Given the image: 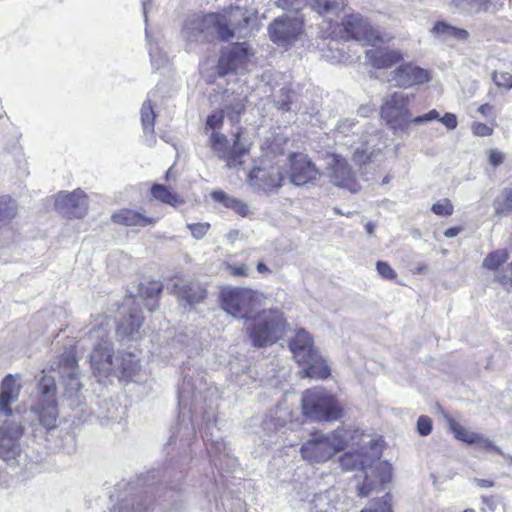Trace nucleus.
<instances>
[{
  "mask_svg": "<svg viewBox=\"0 0 512 512\" xmlns=\"http://www.w3.org/2000/svg\"><path fill=\"white\" fill-rule=\"evenodd\" d=\"M256 19V13L245 7L229 6L218 12L204 14L192 22L191 30L195 34L216 33L221 41H229L236 35L243 36Z\"/></svg>",
  "mask_w": 512,
  "mask_h": 512,
  "instance_id": "nucleus-1",
  "label": "nucleus"
},
{
  "mask_svg": "<svg viewBox=\"0 0 512 512\" xmlns=\"http://www.w3.org/2000/svg\"><path fill=\"white\" fill-rule=\"evenodd\" d=\"M224 119L223 109L214 110L207 116L204 132L209 133V146L219 159L225 161L227 167L241 166L244 163L243 158L249 154L251 146L243 141L244 129L242 127L232 134V143H230L228 137L220 132L224 125Z\"/></svg>",
  "mask_w": 512,
  "mask_h": 512,
  "instance_id": "nucleus-2",
  "label": "nucleus"
},
{
  "mask_svg": "<svg viewBox=\"0 0 512 512\" xmlns=\"http://www.w3.org/2000/svg\"><path fill=\"white\" fill-rule=\"evenodd\" d=\"M289 328L284 313L278 308L262 309L253 314L246 325V333L256 348H264L282 339Z\"/></svg>",
  "mask_w": 512,
  "mask_h": 512,
  "instance_id": "nucleus-3",
  "label": "nucleus"
},
{
  "mask_svg": "<svg viewBox=\"0 0 512 512\" xmlns=\"http://www.w3.org/2000/svg\"><path fill=\"white\" fill-rule=\"evenodd\" d=\"M301 410L302 415L313 422H333L345 414L336 395L322 386H314L302 392Z\"/></svg>",
  "mask_w": 512,
  "mask_h": 512,
  "instance_id": "nucleus-4",
  "label": "nucleus"
},
{
  "mask_svg": "<svg viewBox=\"0 0 512 512\" xmlns=\"http://www.w3.org/2000/svg\"><path fill=\"white\" fill-rule=\"evenodd\" d=\"M348 434L349 431L343 427L337 428L330 435L315 432L312 434L313 437L302 445L301 455L311 463L325 462L346 448Z\"/></svg>",
  "mask_w": 512,
  "mask_h": 512,
  "instance_id": "nucleus-5",
  "label": "nucleus"
},
{
  "mask_svg": "<svg viewBox=\"0 0 512 512\" xmlns=\"http://www.w3.org/2000/svg\"><path fill=\"white\" fill-rule=\"evenodd\" d=\"M263 299L262 293L247 287H225L219 293L221 308L234 318L246 322Z\"/></svg>",
  "mask_w": 512,
  "mask_h": 512,
  "instance_id": "nucleus-6",
  "label": "nucleus"
},
{
  "mask_svg": "<svg viewBox=\"0 0 512 512\" xmlns=\"http://www.w3.org/2000/svg\"><path fill=\"white\" fill-rule=\"evenodd\" d=\"M329 30V35L332 38L365 41L369 45H376L385 41L381 32L360 14L346 15L340 24L330 23Z\"/></svg>",
  "mask_w": 512,
  "mask_h": 512,
  "instance_id": "nucleus-7",
  "label": "nucleus"
},
{
  "mask_svg": "<svg viewBox=\"0 0 512 512\" xmlns=\"http://www.w3.org/2000/svg\"><path fill=\"white\" fill-rule=\"evenodd\" d=\"M255 57V51L250 43L233 42L221 49L216 65L217 75L225 77L247 71Z\"/></svg>",
  "mask_w": 512,
  "mask_h": 512,
  "instance_id": "nucleus-8",
  "label": "nucleus"
},
{
  "mask_svg": "<svg viewBox=\"0 0 512 512\" xmlns=\"http://www.w3.org/2000/svg\"><path fill=\"white\" fill-rule=\"evenodd\" d=\"M409 103V95L394 92L382 104L380 116L394 131H407L412 123Z\"/></svg>",
  "mask_w": 512,
  "mask_h": 512,
  "instance_id": "nucleus-9",
  "label": "nucleus"
},
{
  "mask_svg": "<svg viewBox=\"0 0 512 512\" xmlns=\"http://www.w3.org/2000/svg\"><path fill=\"white\" fill-rule=\"evenodd\" d=\"M268 32L273 43L288 47L303 34L304 21L299 18L279 17L270 23Z\"/></svg>",
  "mask_w": 512,
  "mask_h": 512,
  "instance_id": "nucleus-10",
  "label": "nucleus"
},
{
  "mask_svg": "<svg viewBox=\"0 0 512 512\" xmlns=\"http://www.w3.org/2000/svg\"><path fill=\"white\" fill-rule=\"evenodd\" d=\"M328 157L330 162L328 163L327 170L331 182L336 187L346 189L351 193L359 192L361 186L348 161L336 153H330Z\"/></svg>",
  "mask_w": 512,
  "mask_h": 512,
  "instance_id": "nucleus-11",
  "label": "nucleus"
},
{
  "mask_svg": "<svg viewBox=\"0 0 512 512\" xmlns=\"http://www.w3.org/2000/svg\"><path fill=\"white\" fill-rule=\"evenodd\" d=\"M431 72L413 62H401L392 72V81L400 88H411L430 82Z\"/></svg>",
  "mask_w": 512,
  "mask_h": 512,
  "instance_id": "nucleus-12",
  "label": "nucleus"
},
{
  "mask_svg": "<svg viewBox=\"0 0 512 512\" xmlns=\"http://www.w3.org/2000/svg\"><path fill=\"white\" fill-rule=\"evenodd\" d=\"M319 176V169L306 154L295 152L289 156V178L292 183L305 185Z\"/></svg>",
  "mask_w": 512,
  "mask_h": 512,
  "instance_id": "nucleus-13",
  "label": "nucleus"
},
{
  "mask_svg": "<svg viewBox=\"0 0 512 512\" xmlns=\"http://www.w3.org/2000/svg\"><path fill=\"white\" fill-rule=\"evenodd\" d=\"M24 427L14 421L5 420L0 425V457L4 460L15 459L20 454V439Z\"/></svg>",
  "mask_w": 512,
  "mask_h": 512,
  "instance_id": "nucleus-14",
  "label": "nucleus"
},
{
  "mask_svg": "<svg viewBox=\"0 0 512 512\" xmlns=\"http://www.w3.org/2000/svg\"><path fill=\"white\" fill-rule=\"evenodd\" d=\"M56 209L66 219H80L87 214V195L77 189L71 193H60L55 200Z\"/></svg>",
  "mask_w": 512,
  "mask_h": 512,
  "instance_id": "nucleus-15",
  "label": "nucleus"
},
{
  "mask_svg": "<svg viewBox=\"0 0 512 512\" xmlns=\"http://www.w3.org/2000/svg\"><path fill=\"white\" fill-rule=\"evenodd\" d=\"M248 176L252 185L265 192L279 188L284 180L282 169L277 165L254 167Z\"/></svg>",
  "mask_w": 512,
  "mask_h": 512,
  "instance_id": "nucleus-16",
  "label": "nucleus"
},
{
  "mask_svg": "<svg viewBox=\"0 0 512 512\" xmlns=\"http://www.w3.org/2000/svg\"><path fill=\"white\" fill-rule=\"evenodd\" d=\"M121 308L123 311L116 321V334L122 338L133 339L144 323V316L139 307L125 309L122 305Z\"/></svg>",
  "mask_w": 512,
  "mask_h": 512,
  "instance_id": "nucleus-17",
  "label": "nucleus"
},
{
  "mask_svg": "<svg viewBox=\"0 0 512 512\" xmlns=\"http://www.w3.org/2000/svg\"><path fill=\"white\" fill-rule=\"evenodd\" d=\"M90 365L93 373L98 378H107L113 375L115 357L109 347L97 345L90 355Z\"/></svg>",
  "mask_w": 512,
  "mask_h": 512,
  "instance_id": "nucleus-18",
  "label": "nucleus"
},
{
  "mask_svg": "<svg viewBox=\"0 0 512 512\" xmlns=\"http://www.w3.org/2000/svg\"><path fill=\"white\" fill-rule=\"evenodd\" d=\"M141 369L138 357L127 351H120L115 356V366L113 374L117 376L121 382H131Z\"/></svg>",
  "mask_w": 512,
  "mask_h": 512,
  "instance_id": "nucleus-19",
  "label": "nucleus"
},
{
  "mask_svg": "<svg viewBox=\"0 0 512 512\" xmlns=\"http://www.w3.org/2000/svg\"><path fill=\"white\" fill-rule=\"evenodd\" d=\"M159 218L145 215L131 208H121L111 215L114 224L125 227H148L154 226Z\"/></svg>",
  "mask_w": 512,
  "mask_h": 512,
  "instance_id": "nucleus-20",
  "label": "nucleus"
},
{
  "mask_svg": "<svg viewBox=\"0 0 512 512\" xmlns=\"http://www.w3.org/2000/svg\"><path fill=\"white\" fill-rule=\"evenodd\" d=\"M368 63L375 69H390L403 61L400 50L381 47L369 49L365 53Z\"/></svg>",
  "mask_w": 512,
  "mask_h": 512,
  "instance_id": "nucleus-21",
  "label": "nucleus"
},
{
  "mask_svg": "<svg viewBox=\"0 0 512 512\" xmlns=\"http://www.w3.org/2000/svg\"><path fill=\"white\" fill-rule=\"evenodd\" d=\"M172 292L190 305L198 304L207 297L206 288L198 281H179L174 283Z\"/></svg>",
  "mask_w": 512,
  "mask_h": 512,
  "instance_id": "nucleus-22",
  "label": "nucleus"
},
{
  "mask_svg": "<svg viewBox=\"0 0 512 512\" xmlns=\"http://www.w3.org/2000/svg\"><path fill=\"white\" fill-rule=\"evenodd\" d=\"M289 348L296 362H305L307 357L318 351L313 337L305 329H299L289 342Z\"/></svg>",
  "mask_w": 512,
  "mask_h": 512,
  "instance_id": "nucleus-23",
  "label": "nucleus"
},
{
  "mask_svg": "<svg viewBox=\"0 0 512 512\" xmlns=\"http://www.w3.org/2000/svg\"><path fill=\"white\" fill-rule=\"evenodd\" d=\"M21 385L12 374L6 375L0 384V411L7 417L12 415L11 405L19 398Z\"/></svg>",
  "mask_w": 512,
  "mask_h": 512,
  "instance_id": "nucleus-24",
  "label": "nucleus"
},
{
  "mask_svg": "<svg viewBox=\"0 0 512 512\" xmlns=\"http://www.w3.org/2000/svg\"><path fill=\"white\" fill-rule=\"evenodd\" d=\"M303 368L305 377L325 380L330 377L331 369L327 361L319 355V352L311 354L305 362H297Z\"/></svg>",
  "mask_w": 512,
  "mask_h": 512,
  "instance_id": "nucleus-25",
  "label": "nucleus"
},
{
  "mask_svg": "<svg viewBox=\"0 0 512 512\" xmlns=\"http://www.w3.org/2000/svg\"><path fill=\"white\" fill-rule=\"evenodd\" d=\"M150 199L171 207H179L185 203L182 195L164 184L153 183L150 187Z\"/></svg>",
  "mask_w": 512,
  "mask_h": 512,
  "instance_id": "nucleus-26",
  "label": "nucleus"
},
{
  "mask_svg": "<svg viewBox=\"0 0 512 512\" xmlns=\"http://www.w3.org/2000/svg\"><path fill=\"white\" fill-rule=\"evenodd\" d=\"M40 424L46 430H52L57 427L58 406L56 399L40 400L35 408Z\"/></svg>",
  "mask_w": 512,
  "mask_h": 512,
  "instance_id": "nucleus-27",
  "label": "nucleus"
},
{
  "mask_svg": "<svg viewBox=\"0 0 512 512\" xmlns=\"http://www.w3.org/2000/svg\"><path fill=\"white\" fill-rule=\"evenodd\" d=\"M211 197L214 201L221 203L225 208L233 210L241 217H246L250 212L245 202L227 195L222 190L213 191Z\"/></svg>",
  "mask_w": 512,
  "mask_h": 512,
  "instance_id": "nucleus-28",
  "label": "nucleus"
},
{
  "mask_svg": "<svg viewBox=\"0 0 512 512\" xmlns=\"http://www.w3.org/2000/svg\"><path fill=\"white\" fill-rule=\"evenodd\" d=\"M447 422L450 431L453 433L456 439L468 444H474L475 442L479 441V434L468 431L454 418H448Z\"/></svg>",
  "mask_w": 512,
  "mask_h": 512,
  "instance_id": "nucleus-29",
  "label": "nucleus"
},
{
  "mask_svg": "<svg viewBox=\"0 0 512 512\" xmlns=\"http://www.w3.org/2000/svg\"><path fill=\"white\" fill-rule=\"evenodd\" d=\"M493 206L495 214L499 217L508 216L512 214V189H504L500 195H498Z\"/></svg>",
  "mask_w": 512,
  "mask_h": 512,
  "instance_id": "nucleus-30",
  "label": "nucleus"
},
{
  "mask_svg": "<svg viewBox=\"0 0 512 512\" xmlns=\"http://www.w3.org/2000/svg\"><path fill=\"white\" fill-rule=\"evenodd\" d=\"M17 214V204L9 196L0 197V227L9 223Z\"/></svg>",
  "mask_w": 512,
  "mask_h": 512,
  "instance_id": "nucleus-31",
  "label": "nucleus"
},
{
  "mask_svg": "<svg viewBox=\"0 0 512 512\" xmlns=\"http://www.w3.org/2000/svg\"><path fill=\"white\" fill-rule=\"evenodd\" d=\"M365 457V454L359 451L348 452L341 457V465L346 470L359 469L363 471L366 467Z\"/></svg>",
  "mask_w": 512,
  "mask_h": 512,
  "instance_id": "nucleus-32",
  "label": "nucleus"
},
{
  "mask_svg": "<svg viewBox=\"0 0 512 512\" xmlns=\"http://www.w3.org/2000/svg\"><path fill=\"white\" fill-rule=\"evenodd\" d=\"M433 32L438 35H448L460 40L468 38V32L465 29L453 27L443 21H438L434 27Z\"/></svg>",
  "mask_w": 512,
  "mask_h": 512,
  "instance_id": "nucleus-33",
  "label": "nucleus"
},
{
  "mask_svg": "<svg viewBox=\"0 0 512 512\" xmlns=\"http://www.w3.org/2000/svg\"><path fill=\"white\" fill-rule=\"evenodd\" d=\"M156 114L154 112V108L152 102L147 100L143 103L141 107V123L143 129L149 132L154 131Z\"/></svg>",
  "mask_w": 512,
  "mask_h": 512,
  "instance_id": "nucleus-34",
  "label": "nucleus"
},
{
  "mask_svg": "<svg viewBox=\"0 0 512 512\" xmlns=\"http://www.w3.org/2000/svg\"><path fill=\"white\" fill-rule=\"evenodd\" d=\"M224 115L226 114L228 119L232 122H238L240 116L245 113L246 103L245 99L237 98L233 102L225 106Z\"/></svg>",
  "mask_w": 512,
  "mask_h": 512,
  "instance_id": "nucleus-35",
  "label": "nucleus"
},
{
  "mask_svg": "<svg viewBox=\"0 0 512 512\" xmlns=\"http://www.w3.org/2000/svg\"><path fill=\"white\" fill-rule=\"evenodd\" d=\"M163 285L161 282L152 280L139 287V295L144 299H158L162 293Z\"/></svg>",
  "mask_w": 512,
  "mask_h": 512,
  "instance_id": "nucleus-36",
  "label": "nucleus"
},
{
  "mask_svg": "<svg viewBox=\"0 0 512 512\" xmlns=\"http://www.w3.org/2000/svg\"><path fill=\"white\" fill-rule=\"evenodd\" d=\"M40 400L56 399V383L53 377L44 375L39 381Z\"/></svg>",
  "mask_w": 512,
  "mask_h": 512,
  "instance_id": "nucleus-37",
  "label": "nucleus"
},
{
  "mask_svg": "<svg viewBox=\"0 0 512 512\" xmlns=\"http://www.w3.org/2000/svg\"><path fill=\"white\" fill-rule=\"evenodd\" d=\"M490 124L475 121L471 124V131L474 136L477 137H488L494 133V128L497 126L496 117L490 119Z\"/></svg>",
  "mask_w": 512,
  "mask_h": 512,
  "instance_id": "nucleus-38",
  "label": "nucleus"
},
{
  "mask_svg": "<svg viewBox=\"0 0 512 512\" xmlns=\"http://www.w3.org/2000/svg\"><path fill=\"white\" fill-rule=\"evenodd\" d=\"M310 7L319 15H326L338 10L339 4L334 0H310Z\"/></svg>",
  "mask_w": 512,
  "mask_h": 512,
  "instance_id": "nucleus-39",
  "label": "nucleus"
},
{
  "mask_svg": "<svg viewBox=\"0 0 512 512\" xmlns=\"http://www.w3.org/2000/svg\"><path fill=\"white\" fill-rule=\"evenodd\" d=\"M507 260V254L504 251L490 252L483 260V266L489 270H497Z\"/></svg>",
  "mask_w": 512,
  "mask_h": 512,
  "instance_id": "nucleus-40",
  "label": "nucleus"
},
{
  "mask_svg": "<svg viewBox=\"0 0 512 512\" xmlns=\"http://www.w3.org/2000/svg\"><path fill=\"white\" fill-rule=\"evenodd\" d=\"M431 211L439 217H449L454 213V205L448 198H443L434 203Z\"/></svg>",
  "mask_w": 512,
  "mask_h": 512,
  "instance_id": "nucleus-41",
  "label": "nucleus"
},
{
  "mask_svg": "<svg viewBox=\"0 0 512 512\" xmlns=\"http://www.w3.org/2000/svg\"><path fill=\"white\" fill-rule=\"evenodd\" d=\"M391 501L392 496L387 493L384 497L375 500L371 508L362 509L360 512H393Z\"/></svg>",
  "mask_w": 512,
  "mask_h": 512,
  "instance_id": "nucleus-42",
  "label": "nucleus"
},
{
  "mask_svg": "<svg viewBox=\"0 0 512 512\" xmlns=\"http://www.w3.org/2000/svg\"><path fill=\"white\" fill-rule=\"evenodd\" d=\"M492 79L498 87L505 88L507 90L512 88V74L509 72L494 71L492 73Z\"/></svg>",
  "mask_w": 512,
  "mask_h": 512,
  "instance_id": "nucleus-43",
  "label": "nucleus"
},
{
  "mask_svg": "<svg viewBox=\"0 0 512 512\" xmlns=\"http://www.w3.org/2000/svg\"><path fill=\"white\" fill-rule=\"evenodd\" d=\"M187 228L195 239L200 240L208 233L211 225L208 222L190 223Z\"/></svg>",
  "mask_w": 512,
  "mask_h": 512,
  "instance_id": "nucleus-44",
  "label": "nucleus"
},
{
  "mask_svg": "<svg viewBox=\"0 0 512 512\" xmlns=\"http://www.w3.org/2000/svg\"><path fill=\"white\" fill-rule=\"evenodd\" d=\"M225 270L232 277H247L249 275V267L244 263H227L225 265Z\"/></svg>",
  "mask_w": 512,
  "mask_h": 512,
  "instance_id": "nucleus-45",
  "label": "nucleus"
},
{
  "mask_svg": "<svg viewBox=\"0 0 512 512\" xmlns=\"http://www.w3.org/2000/svg\"><path fill=\"white\" fill-rule=\"evenodd\" d=\"M59 366L70 370L76 369L78 366L76 353L74 351L63 353L59 359Z\"/></svg>",
  "mask_w": 512,
  "mask_h": 512,
  "instance_id": "nucleus-46",
  "label": "nucleus"
},
{
  "mask_svg": "<svg viewBox=\"0 0 512 512\" xmlns=\"http://www.w3.org/2000/svg\"><path fill=\"white\" fill-rule=\"evenodd\" d=\"M376 269L383 279L394 280L397 277L395 270L385 261H378L376 263Z\"/></svg>",
  "mask_w": 512,
  "mask_h": 512,
  "instance_id": "nucleus-47",
  "label": "nucleus"
},
{
  "mask_svg": "<svg viewBox=\"0 0 512 512\" xmlns=\"http://www.w3.org/2000/svg\"><path fill=\"white\" fill-rule=\"evenodd\" d=\"M433 429L432 420L429 416L421 415L417 420V431L421 436H428Z\"/></svg>",
  "mask_w": 512,
  "mask_h": 512,
  "instance_id": "nucleus-48",
  "label": "nucleus"
},
{
  "mask_svg": "<svg viewBox=\"0 0 512 512\" xmlns=\"http://www.w3.org/2000/svg\"><path fill=\"white\" fill-rule=\"evenodd\" d=\"M440 114L437 110L435 109H432L430 110L429 112H427L426 114L424 115H420V116H416L414 118H412V123L413 124H422V123H425V122H430V121H433V120H439L440 121Z\"/></svg>",
  "mask_w": 512,
  "mask_h": 512,
  "instance_id": "nucleus-49",
  "label": "nucleus"
},
{
  "mask_svg": "<svg viewBox=\"0 0 512 512\" xmlns=\"http://www.w3.org/2000/svg\"><path fill=\"white\" fill-rule=\"evenodd\" d=\"M481 501H482V504H483V507L481 508V510L483 512H486V511L493 512V511H495V509L497 507V499H496L495 496H493V495L482 496L481 497Z\"/></svg>",
  "mask_w": 512,
  "mask_h": 512,
  "instance_id": "nucleus-50",
  "label": "nucleus"
},
{
  "mask_svg": "<svg viewBox=\"0 0 512 512\" xmlns=\"http://www.w3.org/2000/svg\"><path fill=\"white\" fill-rule=\"evenodd\" d=\"M440 122L446 126L449 130H453L457 127L458 121L457 117L453 113H445L441 118Z\"/></svg>",
  "mask_w": 512,
  "mask_h": 512,
  "instance_id": "nucleus-51",
  "label": "nucleus"
},
{
  "mask_svg": "<svg viewBox=\"0 0 512 512\" xmlns=\"http://www.w3.org/2000/svg\"><path fill=\"white\" fill-rule=\"evenodd\" d=\"M474 444H479L484 450L493 451L500 455L503 454L499 447L495 446L489 439L484 438L482 435H480L479 441Z\"/></svg>",
  "mask_w": 512,
  "mask_h": 512,
  "instance_id": "nucleus-52",
  "label": "nucleus"
},
{
  "mask_svg": "<svg viewBox=\"0 0 512 512\" xmlns=\"http://www.w3.org/2000/svg\"><path fill=\"white\" fill-rule=\"evenodd\" d=\"M488 158L489 163L494 167L499 166L504 161V155L501 152L494 149H491L489 151Z\"/></svg>",
  "mask_w": 512,
  "mask_h": 512,
  "instance_id": "nucleus-53",
  "label": "nucleus"
},
{
  "mask_svg": "<svg viewBox=\"0 0 512 512\" xmlns=\"http://www.w3.org/2000/svg\"><path fill=\"white\" fill-rule=\"evenodd\" d=\"M478 113L485 118L495 117L494 106L489 103L480 105L477 109Z\"/></svg>",
  "mask_w": 512,
  "mask_h": 512,
  "instance_id": "nucleus-54",
  "label": "nucleus"
},
{
  "mask_svg": "<svg viewBox=\"0 0 512 512\" xmlns=\"http://www.w3.org/2000/svg\"><path fill=\"white\" fill-rule=\"evenodd\" d=\"M373 490V483L365 479V481L358 487V495L360 497L368 496Z\"/></svg>",
  "mask_w": 512,
  "mask_h": 512,
  "instance_id": "nucleus-55",
  "label": "nucleus"
},
{
  "mask_svg": "<svg viewBox=\"0 0 512 512\" xmlns=\"http://www.w3.org/2000/svg\"><path fill=\"white\" fill-rule=\"evenodd\" d=\"M462 229L463 228L460 226L450 227L444 231V236L446 238H453L457 236L462 231Z\"/></svg>",
  "mask_w": 512,
  "mask_h": 512,
  "instance_id": "nucleus-56",
  "label": "nucleus"
},
{
  "mask_svg": "<svg viewBox=\"0 0 512 512\" xmlns=\"http://www.w3.org/2000/svg\"><path fill=\"white\" fill-rule=\"evenodd\" d=\"M475 483L480 488H491L495 485L493 480L490 479H475Z\"/></svg>",
  "mask_w": 512,
  "mask_h": 512,
  "instance_id": "nucleus-57",
  "label": "nucleus"
},
{
  "mask_svg": "<svg viewBox=\"0 0 512 512\" xmlns=\"http://www.w3.org/2000/svg\"><path fill=\"white\" fill-rule=\"evenodd\" d=\"M256 269L261 275H269L272 273L271 269L262 261H259L256 265Z\"/></svg>",
  "mask_w": 512,
  "mask_h": 512,
  "instance_id": "nucleus-58",
  "label": "nucleus"
},
{
  "mask_svg": "<svg viewBox=\"0 0 512 512\" xmlns=\"http://www.w3.org/2000/svg\"><path fill=\"white\" fill-rule=\"evenodd\" d=\"M366 230H367V232H368L369 234H372V233H373V231H374V226H373L371 223H368V224L366 225Z\"/></svg>",
  "mask_w": 512,
  "mask_h": 512,
  "instance_id": "nucleus-59",
  "label": "nucleus"
},
{
  "mask_svg": "<svg viewBox=\"0 0 512 512\" xmlns=\"http://www.w3.org/2000/svg\"><path fill=\"white\" fill-rule=\"evenodd\" d=\"M463 512H475V511H474V509H472V508H467V509H465Z\"/></svg>",
  "mask_w": 512,
  "mask_h": 512,
  "instance_id": "nucleus-60",
  "label": "nucleus"
},
{
  "mask_svg": "<svg viewBox=\"0 0 512 512\" xmlns=\"http://www.w3.org/2000/svg\"><path fill=\"white\" fill-rule=\"evenodd\" d=\"M169 172H170V170H168V171L166 172L165 180H169Z\"/></svg>",
  "mask_w": 512,
  "mask_h": 512,
  "instance_id": "nucleus-61",
  "label": "nucleus"
}]
</instances>
